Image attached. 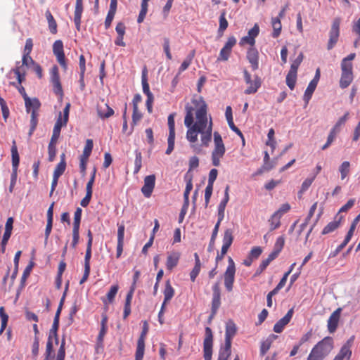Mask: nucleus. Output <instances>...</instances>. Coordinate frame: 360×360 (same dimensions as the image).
<instances>
[{"label":"nucleus","instance_id":"46","mask_svg":"<svg viewBox=\"0 0 360 360\" xmlns=\"http://www.w3.org/2000/svg\"><path fill=\"white\" fill-rule=\"evenodd\" d=\"M93 146H94V143H93L92 139H87L86 141V143H85V146H84V148L83 150V153L82 155L85 156V158L86 157L89 158V156L91 155L92 149H93Z\"/></svg>","mask_w":360,"mask_h":360},{"label":"nucleus","instance_id":"40","mask_svg":"<svg viewBox=\"0 0 360 360\" xmlns=\"http://www.w3.org/2000/svg\"><path fill=\"white\" fill-rule=\"evenodd\" d=\"M219 27L218 32L221 34L224 33V30L228 27L229 23L226 19V12L223 11L219 16Z\"/></svg>","mask_w":360,"mask_h":360},{"label":"nucleus","instance_id":"58","mask_svg":"<svg viewBox=\"0 0 360 360\" xmlns=\"http://www.w3.org/2000/svg\"><path fill=\"white\" fill-rule=\"evenodd\" d=\"M11 236V233L4 231L3 238H2V240L1 243V248H0V250H1V253L5 252L6 246L7 245V243H8Z\"/></svg>","mask_w":360,"mask_h":360},{"label":"nucleus","instance_id":"14","mask_svg":"<svg viewBox=\"0 0 360 360\" xmlns=\"http://www.w3.org/2000/svg\"><path fill=\"white\" fill-rule=\"evenodd\" d=\"M353 68L350 66L344 65L341 67L342 74L340 79V86L342 89H345L350 85L353 81Z\"/></svg>","mask_w":360,"mask_h":360},{"label":"nucleus","instance_id":"10","mask_svg":"<svg viewBox=\"0 0 360 360\" xmlns=\"http://www.w3.org/2000/svg\"><path fill=\"white\" fill-rule=\"evenodd\" d=\"M213 335L210 327L205 328V338L203 341V353L205 360H212Z\"/></svg>","mask_w":360,"mask_h":360},{"label":"nucleus","instance_id":"17","mask_svg":"<svg viewBox=\"0 0 360 360\" xmlns=\"http://www.w3.org/2000/svg\"><path fill=\"white\" fill-rule=\"evenodd\" d=\"M293 315V309L288 310L287 314L274 326V331L276 333H281L285 326L289 323Z\"/></svg>","mask_w":360,"mask_h":360},{"label":"nucleus","instance_id":"36","mask_svg":"<svg viewBox=\"0 0 360 360\" xmlns=\"http://www.w3.org/2000/svg\"><path fill=\"white\" fill-rule=\"evenodd\" d=\"M317 84L315 81H311L308 84L307 89L304 94V100L308 103L309 101L311 98L312 94L316 88Z\"/></svg>","mask_w":360,"mask_h":360},{"label":"nucleus","instance_id":"55","mask_svg":"<svg viewBox=\"0 0 360 360\" xmlns=\"http://www.w3.org/2000/svg\"><path fill=\"white\" fill-rule=\"evenodd\" d=\"M142 118V113L139 110L138 106L133 107L132 124H136Z\"/></svg>","mask_w":360,"mask_h":360},{"label":"nucleus","instance_id":"56","mask_svg":"<svg viewBox=\"0 0 360 360\" xmlns=\"http://www.w3.org/2000/svg\"><path fill=\"white\" fill-rule=\"evenodd\" d=\"M356 54L354 53H350L347 57L344 58L341 62V67H343L344 65L350 66V68H353V65L352 63V60L355 58Z\"/></svg>","mask_w":360,"mask_h":360},{"label":"nucleus","instance_id":"25","mask_svg":"<svg viewBox=\"0 0 360 360\" xmlns=\"http://www.w3.org/2000/svg\"><path fill=\"white\" fill-rule=\"evenodd\" d=\"M181 254L179 252H173L169 254L167 258L166 266L169 271H172L179 263Z\"/></svg>","mask_w":360,"mask_h":360},{"label":"nucleus","instance_id":"22","mask_svg":"<svg viewBox=\"0 0 360 360\" xmlns=\"http://www.w3.org/2000/svg\"><path fill=\"white\" fill-rule=\"evenodd\" d=\"M91 257V250H86L85 257H84V270L83 276L79 281V284H83L85 283L90 274L91 266H90V259Z\"/></svg>","mask_w":360,"mask_h":360},{"label":"nucleus","instance_id":"57","mask_svg":"<svg viewBox=\"0 0 360 360\" xmlns=\"http://www.w3.org/2000/svg\"><path fill=\"white\" fill-rule=\"evenodd\" d=\"M79 240V229H72V241L71 247L75 249Z\"/></svg>","mask_w":360,"mask_h":360},{"label":"nucleus","instance_id":"61","mask_svg":"<svg viewBox=\"0 0 360 360\" xmlns=\"http://www.w3.org/2000/svg\"><path fill=\"white\" fill-rule=\"evenodd\" d=\"M284 244H285V238L283 236H279L276 240V243L274 246V249H275L276 250L281 252L283 248Z\"/></svg>","mask_w":360,"mask_h":360},{"label":"nucleus","instance_id":"12","mask_svg":"<svg viewBox=\"0 0 360 360\" xmlns=\"http://www.w3.org/2000/svg\"><path fill=\"white\" fill-rule=\"evenodd\" d=\"M168 127H169V136L167 139L168 147L166 150V154L169 155L174 150V140H175V122H174V114H170L168 116Z\"/></svg>","mask_w":360,"mask_h":360},{"label":"nucleus","instance_id":"38","mask_svg":"<svg viewBox=\"0 0 360 360\" xmlns=\"http://www.w3.org/2000/svg\"><path fill=\"white\" fill-rule=\"evenodd\" d=\"M33 266H34V262L32 261H31L30 262V264L25 269V270L22 273V277H21L20 285H21L22 288H24L25 281H26L27 277L30 276Z\"/></svg>","mask_w":360,"mask_h":360},{"label":"nucleus","instance_id":"15","mask_svg":"<svg viewBox=\"0 0 360 360\" xmlns=\"http://www.w3.org/2000/svg\"><path fill=\"white\" fill-rule=\"evenodd\" d=\"M155 185V176L150 174L144 178V184L141 188V192L146 198H150Z\"/></svg>","mask_w":360,"mask_h":360},{"label":"nucleus","instance_id":"63","mask_svg":"<svg viewBox=\"0 0 360 360\" xmlns=\"http://www.w3.org/2000/svg\"><path fill=\"white\" fill-rule=\"evenodd\" d=\"M107 328L101 327L98 335L97 337V345L98 347H103V342L104 336L107 333Z\"/></svg>","mask_w":360,"mask_h":360},{"label":"nucleus","instance_id":"6","mask_svg":"<svg viewBox=\"0 0 360 360\" xmlns=\"http://www.w3.org/2000/svg\"><path fill=\"white\" fill-rule=\"evenodd\" d=\"M228 262L229 264L224 273V285L227 291L231 292L235 281L236 266L231 257H229Z\"/></svg>","mask_w":360,"mask_h":360},{"label":"nucleus","instance_id":"18","mask_svg":"<svg viewBox=\"0 0 360 360\" xmlns=\"http://www.w3.org/2000/svg\"><path fill=\"white\" fill-rule=\"evenodd\" d=\"M341 310V308H338L331 314L328 320V329L330 333H334L338 328Z\"/></svg>","mask_w":360,"mask_h":360},{"label":"nucleus","instance_id":"52","mask_svg":"<svg viewBox=\"0 0 360 360\" xmlns=\"http://www.w3.org/2000/svg\"><path fill=\"white\" fill-rule=\"evenodd\" d=\"M66 124H64V120L62 119L61 112H60L59 117L55 123L53 131L60 134L62 127H65Z\"/></svg>","mask_w":360,"mask_h":360},{"label":"nucleus","instance_id":"33","mask_svg":"<svg viewBox=\"0 0 360 360\" xmlns=\"http://www.w3.org/2000/svg\"><path fill=\"white\" fill-rule=\"evenodd\" d=\"M150 0H142L141 4V10L137 18V22L141 23L143 22L146 14L148 13V1Z\"/></svg>","mask_w":360,"mask_h":360},{"label":"nucleus","instance_id":"1","mask_svg":"<svg viewBox=\"0 0 360 360\" xmlns=\"http://www.w3.org/2000/svg\"><path fill=\"white\" fill-rule=\"evenodd\" d=\"M184 124L188 128L186 139L194 151L208 147L212 135V119L207 115V105L202 98L192 100V105L186 106Z\"/></svg>","mask_w":360,"mask_h":360},{"label":"nucleus","instance_id":"27","mask_svg":"<svg viewBox=\"0 0 360 360\" xmlns=\"http://www.w3.org/2000/svg\"><path fill=\"white\" fill-rule=\"evenodd\" d=\"M11 158H12V169L18 170L19 163H20V157L18 151V148L16 146V142L15 140L12 142L11 146Z\"/></svg>","mask_w":360,"mask_h":360},{"label":"nucleus","instance_id":"21","mask_svg":"<svg viewBox=\"0 0 360 360\" xmlns=\"http://www.w3.org/2000/svg\"><path fill=\"white\" fill-rule=\"evenodd\" d=\"M83 10V0H76L74 13V22L75 24L76 29L78 31L80 30L81 18Z\"/></svg>","mask_w":360,"mask_h":360},{"label":"nucleus","instance_id":"41","mask_svg":"<svg viewBox=\"0 0 360 360\" xmlns=\"http://www.w3.org/2000/svg\"><path fill=\"white\" fill-rule=\"evenodd\" d=\"M0 317L1 319V326L0 328V335H1L6 328L7 323L8 321V316L5 313L4 307H0Z\"/></svg>","mask_w":360,"mask_h":360},{"label":"nucleus","instance_id":"45","mask_svg":"<svg viewBox=\"0 0 360 360\" xmlns=\"http://www.w3.org/2000/svg\"><path fill=\"white\" fill-rule=\"evenodd\" d=\"M13 72L16 75L18 84H20L25 79V71L22 67H17L13 70Z\"/></svg>","mask_w":360,"mask_h":360},{"label":"nucleus","instance_id":"19","mask_svg":"<svg viewBox=\"0 0 360 360\" xmlns=\"http://www.w3.org/2000/svg\"><path fill=\"white\" fill-rule=\"evenodd\" d=\"M247 59L251 65L252 70L259 68V53L255 47H250L247 51Z\"/></svg>","mask_w":360,"mask_h":360},{"label":"nucleus","instance_id":"60","mask_svg":"<svg viewBox=\"0 0 360 360\" xmlns=\"http://www.w3.org/2000/svg\"><path fill=\"white\" fill-rule=\"evenodd\" d=\"M262 252V249L259 246H256L251 249L249 256L253 259H257L261 255Z\"/></svg>","mask_w":360,"mask_h":360},{"label":"nucleus","instance_id":"42","mask_svg":"<svg viewBox=\"0 0 360 360\" xmlns=\"http://www.w3.org/2000/svg\"><path fill=\"white\" fill-rule=\"evenodd\" d=\"M135 155H136V158H135V160H134V173L137 174L140 171V169L142 167V156H141V153L140 151H139L138 150H136L135 151Z\"/></svg>","mask_w":360,"mask_h":360},{"label":"nucleus","instance_id":"26","mask_svg":"<svg viewBox=\"0 0 360 360\" xmlns=\"http://www.w3.org/2000/svg\"><path fill=\"white\" fill-rule=\"evenodd\" d=\"M233 241V231L231 229H227L224 231L222 239L223 252L226 249L229 250Z\"/></svg>","mask_w":360,"mask_h":360},{"label":"nucleus","instance_id":"54","mask_svg":"<svg viewBox=\"0 0 360 360\" xmlns=\"http://www.w3.org/2000/svg\"><path fill=\"white\" fill-rule=\"evenodd\" d=\"M213 185L207 184L205 191V207H207L208 203L210 202V198L212 196V191H213Z\"/></svg>","mask_w":360,"mask_h":360},{"label":"nucleus","instance_id":"34","mask_svg":"<svg viewBox=\"0 0 360 360\" xmlns=\"http://www.w3.org/2000/svg\"><path fill=\"white\" fill-rule=\"evenodd\" d=\"M297 72L290 70L288 73L287 74L286 84L291 90H293L295 86L297 81Z\"/></svg>","mask_w":360,"mask_h":360},{"label":"nucleus","instance_id":"13","mask_svg":"<svg viewBox=\"0 0 360 360\" xmlns=\"http://www.w3.org/2000/svg\"><path fill=\"white\" fill-rule=\"evenodd\" d=\"M354 336H352L347 342L342 345L338 354L335 356L333 360H350L352 352V347L354 343Z\"/></svg>","mask_w":360,"mask_h":360},{"label":"nucleus","instance_id":"5","mask_svg":"<svg viewBox=\"0 0 360 360\" xmlns=\"http://www.w3.org/2000/svg\"><path fill=\"white\" fill-rule=\"evenodd\" d=\"M243 76L246 84L248 85V88L245 90V94H255L262 85L261 78L258 75H255L254 79L252 80L251 75L246 69L243 70Z\"/></svg>","mask_w":360,"mask_h":360},{"label":"nucleus","instance_id":"37","mask_svg":"<svg viewBox=\"0 0 360 360\" xmlns=\"http://www.w3.org/2000/svg\"><path fill=\"white\" fill-rule=\"evenodd\" d=\"M339 172L342 180H344L349 174L350 163L349 161H344L339 167Z\"/></svg>","mask_w":360,"mask_h":360},{"label":"nucleus","instance_id":"20","mask_svg":"<svg viewBox=\"0 0 360 360\" xmlns=\"http://www.w3.org/2000/svg\"><path fill=\"white\" fill-rule=\"evenodd\" d=\"M237 333V327L233 321L229 320L226 323L225 342L232 343V339Z\"/></svg>","mask_w":360,"mask_h":360},{"label":"nucleus","instance_id":"44","mask_svg":"<svg viewBox=\"0 0 360 360\" xmlns=\"http://www.w3.org/2000/svg\"><path fill=\"white\" fill-rule=\"evenodd\" d=\"M220 224L219 223H216L214 228L212 231V236L210 238L209 247H208V251H212L213 249V247L214 245L215 240L218 234Z\"/></svg>","mask_w":360,"mask_h":360},{"label":"nucleus","instance_id":"28","mask_svg":"<svg viewBox=\"0 0 360 360\" xmlns=\"http://www.w3.org/2000/svg\"><path fill=\"white\" fill-rule=\"evenodd\" d=\"M231 354V344L224 343V345L221 347L219 352V356L217 360H228Z\"/></svg>","mask_w":360,"mask_h":360},{"label":"nucleus","instance_id":"30","mask_svg":"<svg viewBox=\"0 0 360 360\" xmlns=\"http://www.w3.org/2000/svg\"><path fill=\"white\" fill-rule=\"evenodd\" d=\"M45 16L49 24V28L51 33L55 34L57 33V22L49 10H46Z\"/></svg>","mask_w":360,"mask_h":360},{"label":"nucleus","instance_id":"35","mask_svg":"<svg viewBox=\"0 0 360 360\" xmlns=\"http://www.w3.org/2000/svg\"><path fill=\"white\" fill-rule=\"evenodd\" d=\"M281 217V216H280L278 213L276 212H274L271 215L269 220L271 231H274L280 227Z\"/></svg>","mask_w":360,"mask_h":360},{"label":"nucleus","instance_id":"16","mask_svg":"<svg viewBox=\"0 0 360 360\" xmlns=\"http://www.w3.org/2000/svg\"><path fill=\"white\" fill-rule=\"evenodd\" d=\"M221 305V290L219 283H216L212 286V299L211 309L213 310V313L215 311H218Z\"/></svg>","mask_w":360,"mask_h":360},{"label":"nucleus","instance_id":"23","mask_svg":"<svg viewBox=\"0 0 360 360\" xmlns=\"http://www.w3.org/2000/svg\"><path fill=\"white\" fill-rule=\"evenodd\" d=\"M343 219V216L339 215L338 214L335 217L334 220L328 223L323 229L322 234L326 235L334 231L337 229L342 220Z\"/></svg>","mask_w":360,"mask_h":360},{"label":"nucleus","instance_id":"47","mask_svg":"<svg viewBox=\"0 0 360 360\" xmlns=\"http://www.w3.org/2000/svg\"><path fill=\"white\" fill-rule=\"evenodd\" d=\"M66 168V162H60L53 171V176L60 177L65 172Z\"/></svg>","mask_w":360,"mask_h":360},{"label":"nucleus","instance_id":"59","mask_svg":"<svg viewBox=\"0 0 360 360\" xmlns=\"http://www.w3.org/2000/svg\"><path fill=\"white\" fill-rule=\"evenodd\" d=\"M39 350V336H36L34 338V342L32 347V353L34 358L38 356Z\"/></svg>","mask_w":360,"mask_h":360},{"label":"nucleus","instance_id":"24","mask_svg":"<svg viewBox=\"0 0 360 360\" xmlns=\"http://www.w3.org/2000/svg\"><path fill=\"white\" fill-rule=\"evenodd\" d=\"M124 225H120L118 227L117 230V258H119L123 251V245H124Z\"/></svg>","mask_w":360,"mask_h":360},{"label":"nucleus","instance_id":"51","mask_svg":"<svg viewBox=\"0 0 360 360\" xmlns=\"http://www.w3.org/2000/svg\"><path fill=\"white\" fill-rule=\"evenodd\" d=\"M105 108L107 109L105 112H104L100 107L98 108V115L102 118H108L114 114V110L107 104H105Z\"/></svg>","mask_w":360,"mask_h":360},{"label":"nucleus","instance_id":"48","mask_svg":"<svg viewBox=\"0 0 360 360\" xmlns=\"http://www.w3.org/2000/svg\"><path fill=\"white\" fill-rule=\"evenodd\" d=\"M304 58V55L302 52L299 53L295 60H293L290 65V70L297 72L298 68L300 65Z\"/></svg>","mask_w":360,"mask_h":360},{"label":"nucleus","instance_id":"32","mask_svg":"<svg viewBox=\"0 0 360 360\" xmlns=\"http://www.w3.org/2000/svg\"><path fill=\"white\" fill-rule=\"evenodd\" d=\"M185 178L186 179V186L184 193V199L185 205H188L189 202V194L193 189L192 176H188L187 173Z\"/></svg>","mask_w":360,"mask_h":360},{"label":"nucleus","instance_id":"2","mask_svg":"<svg viewBox=\"0 0 360 360\" xmlns=\"http://www.w3.org/2000/svg\"><path fill=\"white\" fill-rule=\"evenodd\" d=\"M333 348V339L326 338L313 347L307 360H323L330 353Z\"/></svg>","mask_w":360,"mask_h":360},{"label":"nucleus","instance_id":"64","mask_svg":"<svg viewBox=\"0 0 360 360\" xmlns=\"http://www.w3.org/2000/svg\"><path fill=\"white\" fill-rule=\"evenodd\" d=\"M315 179V176H313L311 178H307L306 179L301 186V189L300 193H304L305 192L311 185L312 182L314 181Z\"/></svg>","mask_w":360,"mask_h":360},{"label":"nucleus","instance_id":"11","mask_svg":"<svg viewBox=\"0 0 360 360\" xmlns=\"http://www.w3.org/2000/svg\"><path fill=\"white\" fill-rule=\"evenodd\" d=\"M53 52L58 63L63 68L64 71L68 69V65L65 60V56L64 53L63 43L61 40H56L53 44Z\"/></svg>","mask_w":360,"mask_h":360},{"label":"nucleus","instance_id":"8","mask_svg":"<svg viewBox=\"0 0 360 360\" xmlns=\"http://www.w3.org/2000/svg\"><path fill=\"white\" fill-rule=\"evenodd\" d=\"M50 81L53 85V92L62 97L63 96V91L60 82L59 70L57 65H53L50 70Z\"/></svg>","mask_w":360,"mask_h":360},{"label":"nucleus","instance_id":"3","mask_svg":"<svg viewBox=\"0 0 360 360\" xmlns=\"http://www.w3.org/2000/svg\"><path fill=\"white\" fill-rule=\"evenodd\" d=\"M25 100V104L26 110L27 112L31 111V119H30V129L28 133V136L30 137L34 133L38 122V110L40 108L41 103L39 99L34 98H30L27 94L23 95Z\"/></svg>","mask_w":360,"mask_h":360},{"label":"nucleus","instance_id":"7","mask_svg":"<svg viewBox=\"0 0 360 360\" xmlns=\"http://www.w3.org/2000/svg\"><path fill=\"white\" fill-rule=\"evenodd\" d=\"M148 332V324L147 321L143 322L142 331L137 341L135 360H142L145 352V340Z\"/></svg>","mask_w":360,"mask_h":360},{"label":"nucleus","instance_id":"43","mask_svg":"<svg viewBox=\"0 0 360 360\" xmlns=\"http://www.w3.org/2000/svg\"><path fill=\"white\" fill-rule=\"evenodd\" d=\"M82 213V210L80 207H77L74 214V222L72 229H79Z\"/></svg>","mask_w":360,"mask_h":360},{"label":"nucleus","instance_id":"4","mask_svg":"<svg viewBox=\"0 0 360 360\" xmlns=\"http://www.w3.org/2000/svg\"><path fill=\"white\" fill-rule=\"evenodd\" d=\"M214 149L212 151V163L215 167L220 165V160L224 157L226 148L223 142L221 134L218 131H214Z\"/></svg>","mask_w":360,"mask_h":360},{"label":"nucleus","instance_id":"9","mask_svg":"<svg viewBox=\"0 0 360 360\" xmlns=\"http://www.w3.org/2000/svg\"><path fill=\"white\" fill-rule=\"evenodd\" d=\"M340 19L337 18L333 21L329 32V40L327 44L328 50L332 49L337 44L340 36Z\"/></svg>","mask_w":360,"mask_h":360},{"label":"nucleus","instance_id":"50","mask_svg":"<svg viewBox=\"0 0 360 360\" xmlns=\"http://www.w3.org/2000/svg\"><path fill=\"white\" fill-rule=\"evenodd\" d=\"M272 343V340L270 339H266V340L263 341L261 343L260 346V354L262 356L265 355V354L268 352V350L270 349L271 345Z\"/></svg>","mask_w":360,"mask_h":360},{"label":"nucleus","instance_id":"39","mask_svg":"<svg viewBox=\"0 0 360 360\" xmlns=\"http://www.w3.org/2000/svg\"><path fill=\"white\" fill-rule=\"evenodd\" d=\"M118 290L119 285L117 284L113 285L110 287L109 291L106 294V300H108V303L113 302Z\"/></svg>","mask_w":360,"mask_h":360},{"label":"nucleus","instance_id":"49","mask_svg":"<svg viewBox=\"0 0 360 360\" xmlns=\"http://www.w3.org/2000/svg\"><path fill=\"white\" fill-rule=\"evenodd\" d=\"M65 356V340L63 339L57 352L56 360H64Z\"/></svg>","mask_w":360,"mask_h":360},{"label":"nucleus","instance_id":"31","mask_svg":"<svg viewBox=\"0 0 360 360\" xmlns=\"http://www.w3.org/2000/svg\"><path fill=\"white\" fill-rule=\"evenodd\" d=\"M271 25L273 27L272 37L277 38L282 30V24L279 18L275 17L271 18Z\"/></svg>","mask_w":360,"mask_h":360},{"label":"nucleus","instance_id":"62","mask_svg":"<svg viewBox=\"0 0 360 360\" xmlns=\"http://www.w3.org/2000/svg\"><path fill=\"white\" fill-rule=\"evenodd\" d=\"M231 51L226 49L224 47H223L220 51L219 56L217 58V60H224V61L228 60V59L231 55Z\"/></svg>","mask_w":360,"mask_h":360},{"label":"nucleus","instance_id":"53","mask_svg":"<svg viewBox=\"0 0 360 360\" xmlns=\"http://www.w3.org/2000/svg\"><path fill=\"white\" fill-rule=\"evenodd\" d=\"M53 353V342L50 340H47L46 345V351H45V358L52 359Z\"/></svg>","mask_w":360,"mask_h":360},{"label":"nucleus","instance_id":"29","mask_svg":"<svg viewBox=\"0 0 360 360\" xmlns=\"http://www.w3.org/2000/svg\"><path fill=\"white\" fill-rule=\"evenodd\" d=\"M175 293L174 288L172 286L169 280H167L165 283V287L163 290L165 302H169L172 299Z\"/></svg>","mask_w":360,"mask_h":360}]
</instances>
